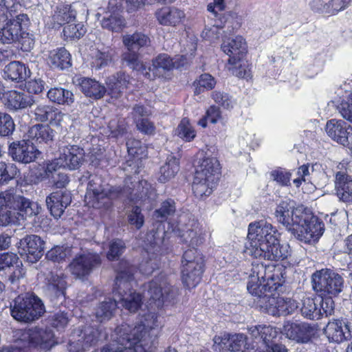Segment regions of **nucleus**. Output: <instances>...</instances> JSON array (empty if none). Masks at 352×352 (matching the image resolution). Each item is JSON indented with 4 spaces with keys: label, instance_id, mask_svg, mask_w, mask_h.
I'll return each instance as SVG.
<instances>
[{
    "label": "nucleus",
    "instance_id": "423d86ee",
    "mask_svg": "<svg viewBox=\"0 0 352 352\" xmlns=\"http://www.w3.org/2000/svg\"><path fill=\"white\" fill-rule=\"evenodd\" d=\"M135 267L126 261H121L117 269L115 287L113 289L117 303L131 313L136 312L142 304V296L131 289Z\"/></svg>",
    "mask_w": 352,
    "mask_h": 352
},
{
    "label": "nucleus",
    "instance_id": "7ed1b4c3",
    "mask_svg": "<svg viewBox=\"0 0 352 352\" xmlns=\"http://www.w3.org/2000/svg\"><path fill=\"white\" fill-rule=\"evenodd\" d=\"M276 232L272 224L266 221L250 223L248 234L250 254L255 258L269 261L286 258L289 254V246L288 244L279 243Z\"/></svg>",
    "mask_w": 352,
    "mask_h": 352
},
{
    "label": "nucleus",
    "instance_id": "a211bd4d",
    "mask_svg": "<svg viewBox=\"0 0 352 352\" xmlns=\"http://www.w3.org/2000/svg\"><path fill=\"white\" fill-rule=\"evenodd\" d=\"M8 153L16 162L28 164L39 155L38 149L28 140L13 142L9 146Z\"/></svg>",
    "mask_w": 352,
    "mask_h": 352
},
{
    "label": "nucleus",
    "instance_id": "473e14b6",
    "mask_svg": "<svg viewBox=\"0 0 352 352\" xmlns=\"http://www.w3.org/2000/svg\"><path fill=\"white\" fill-rule=\"evenodd\" d=\"M131 78L124 72H118L108 77L106 83L111 94L117 97L131 84Z\"/></svg>",
    "mask_w": 352,
    "mask_h": 352
},
{
    "label": "nucleus",
    "instance_id": "69168bd1",
    "mask_svg": "<svg viewBox=\"0 0 352 352\" xmlns=\"http://www.w3.org/2000/svg\"><path fill=\"white\" fill-rule=\"evenodd\" d=\"M338 110L341 116L352 123V93H351L346 101H342L338 106Z\"/></svg>",
    "mask_w": 352,
    "mask_h": 352
},
{
    "label": "nucleus",
    "instance_id": "a18cd8bd",
    "mask_svg": "<svg viewBox=\"0 0 352 352\" xmlns=\"http://www.w3.org/2000/svg\"><path fill=\"white\" fill-rule=\"evenodd\" d=\"M175 212V202L174 200L168 199L161 203L160 206L154 211L153 217L159 222H163L167 221Z\"/></svg>",
    "mask_w": 352,
    "mask_h": 352
},
{
    "label": "nucleus",
    "instance_id": "2f4dec72",
    "mask_svg": "<svg viewBox=\"0 0 352 352\" xmlns=\"http://www.w3.org/2000/svg\"><path fill=\"white\" fill-rule=\"evenodd\" d=\"M251 336L261 342L263 349L273 343V340L277 336V331L271 326L256 325L248 329Z\"/></svg>",
    "mask_w": 352,
    "mask_h": 352
},
{
    "label": "nucleus",
    "instance_id": "20e7f679",
    "mask_svg": "<svg viewBox=\"0 0 352 352\" xmlns=\"http://www.w3.org/2000/svg\"><path fill=\"white\" fill-rule=\"evenodd\" d=\"M130 179H127L125 181V187L122 189L120 187L110 186L109 188H104L102 184V180L97 176H92L87 185V192L86 194V199H90L91 206L94 208H108L111 203V200L118 198L122 196H130L132 198V195L137 197V198L142 199L146 197L148 193V184L146 180L139 181L133 184V182H131V184L133 187L129 186V182Z\"/></svg>",
    "mask_w": 352,
    "mask_h": 352
},
{
    "label": "nucleus",
    "instance_id": "bf43d9fd",
    "mask_svg": "<svg viewBox=\"0 0 352 352\" xmlns=\"http://www.w3.org/2000/svg\"><path fill=\"white\" fill-rule=\"evenodd\" d=\"M212 98L216 103L226 109L232 108L234 104V101L232 98L224 92L218 91H213L212 93Z\"/></svg>",
    "mask_w": 352,
    "mask_h": 352
},
{
    "label": "nucleus",
    "instance_id": "f257e3e1",
    "mask_svg": "<svg viewBox=\"0 0 352 352\" xmlns=\"http://www.w3.org/2000/svg\"><path fill=\"white\" fill-rule=\"evenodd\" d=\"M280 286V283L276 281L273 275L267 276L265 265L258 263L252 264L247 289L252 296L259 298V306L272 316L291 314L298 308L296 300L273 294Z\"/></svg>",
    "mask_w": 352,
    "mask_h": 352
},
{
    "label": "nucleus",
    "instance_id": "f3484780",
    "mask_svg": "<svg viewBox=\"0 0 352 352\" xmlns=\"http://www.w3.org/2000/svg\"><path fill=\"white\" fill-rule=\"evenodd\" d=\"M107 9L100 21L102 28L112 32H122L126 26V21L121 14V0H109Z\"/></svg>",
    "mask_w": 352,
    "mask_h": 352
},
{
    "label": "nucleus",
    "instance_id": "58836bf2",
    "mask_svg": "<svg viewBox=\"0 0 352 352\" xmlns=\"http://www.w3.org/2000/svg\"><path fill=\"white\" fill-rule=\"evenodd\" d=\"M208 179V177L195 175L192 190L197 197L204 198L212 193L217 181L210 182Z\"/></svg>",
    "mask_w": 352,
    "mask_h": 352
},
{
    "label": "nucleus",
    "instance_id": "c756f323",
    "mask_svg": "<svg viewBox=\"0 0 352 352\" xmlns=\"http://www.w3.org/2000/svg\"><path fill=\"white\" fill-rule=\"evenodd\" d=\"M28 140L36 144H48L52 142L54 131L48 125L37 124L30 127L26 133Z\"/></svg>",
    "mask_w": 352,
    "mask_h": 352
},
{
    "label": "nucleus",
    "instance_id": "338daca9",
    "mask_svg": "<svg viewBox=\"0 0 352 352\" xmlns=\"http://www.w3.org/2000/svg\"><path fill=\"white\" fill-rule=\"evenodd\" d=\"M158 265L157 256L153 254L152 256L148 258V260L142 262L140 265V270L145 275H150L156 268H158Z\"/></svg>",
    "mask_w": 352,
    "mask_h": 352
},
{
    "label": "nucleus",
    "instance_id": "b1692460",
    "mask_svg": "<svg viewBox=\"0 0 352 352\" xmlns=\"http://www.w3.org/2000/svg\"><path fill=\"white\" fill-rule=\"evenodd\" d=\"M84 156L83 148L76 145H68L62 148L59 157L64 168L76 170L82 165Z\"/></svg>",
    "mask_w": 352,
    "mask_h": 352
},
{
    "label": "nucleus",
    "instance_id": "6e6552de",
    "mask_svg": "<svg viewBox=\"0 0 352 352\" xmlns=\"http://www.w3.org/2000/svg\"><path fill=\"white\" fill-rule=\"evenodd\" d=\"M29 18L27 14H21L9 20L0 28V42L3 44H11L20 42L25 51L30 50L34 45L30 34L22 31V25H27Z\"/></svg>",
    "mask_w": 352,
    "mask_h": 352
},
{
    "label": "nucleus",
    "instance_id": "ea45409f",
    "mask_svg": "<svg viewBox=\"0 0 352 352\" xmlns=\"http://www.w3.org/2000/svg\"><path fill=\"white\" fill-rule=\"evenodd\" d=\"M179 170V160L175 156L170 155L166 162L160 167L158 180L166 183L173 179Z\"/></svg>",
    "mask_w": 352,
    "mask_h": 352
},
{
    "label": "nucleus",
    "instance_id": "f03ea898",
    "mask_svg": "<svg viewBox=\"0 0 352 352\" xmlns=\"http://www.w3.org/2000/svg\"><path fill=\"white\" fill-rule=\"evenodd\" d=\"M275 217L300 241L312 243L322 235L324 224L302 207L294 208V201L282 200L275 210Z\"/></svg>",
    "mask_w": 352,
    "mask_h": 352
},
{
    "label": "nucleus",
    "instance_id": "09e8293b",
    "mask_svg": "<svg viewBox=\"0 0 352 352\" xmlns=\"http://www.w3.org/2000/svg\"><path fill=\"white\" fill-rule=\"evenodd\" d=\"M175 135L186 142L192 140L196 134L187 118H183L175 131Z\"/></svg>",
    "mask_w": 352,
    "mask_h": 352
},
{
    "label": "nucleus",
    "instance_id": "c9c22d12",
    "mask_svg": "<svg viewBox=\"0 0 352 352\" xmlns=\"http://www.w3.org/2000/svg\"><path fill=\"white\" fill-rule=\"evenodd\" d=\"M48 63L53 68L65 69L72 65L71 55L64 47H60L50 52Z\"/></svg>",
    "mask_w": 352,
    "mask_h": 352
},
{
    "label": "nucleus",
    "instance_id": "79ce46f5",
    "mask_svg": "<svg viewBox=\"0 0 352 352\" xmlns=\"http://www.w3.org/2000/svg\"><path fill=\"white\" fill-rule=\"evenodd\" d=\"M118 307L117 299L107 298L100 302L96 309V317L98 321L109 320L113 316V312Z\"/></svg>",
    "mask_w": 352,
    "mask_h": 352
},
{
    "label": "nucleus",
    "instance_id": "f8f14e48",
    "mask_svg": "<svg viewBox=\"0 0 352 352\" xmlns=\"http://www.w3.org/2000/svg\"><path fill=\"white\" fill-rule=\"evenodd\" d=\"M100 263L101 259L98 254L89 250H81L76 254L69 265V270L76 278L83 279Z\"/></svg>",
    "mask_w": 352,
    "mask_h": 352
},
{
    "label": "nucleus",
    "instance_id": "ddd939ff",
    "mask_svg": "<svg viewBox=\"0 0 352 352\" xmlns=\"http://www.w3.org/2000/svg\"><path fill=\"white\" fill-rule=\"evenodd\" d=\"M186 243L192 247L197 246L204 241L202 230L199 223L190 219L187 214L181 215L177 224L173 228Z\"/></svg>",
    "mask_w": 352,
    "mask_h": 352
},
{
    "label": "nucleus",
    "instance_id": "a19ab883",
    "mask_svg": "<svg viewBox=\"0 0 352 352\" xmlns=\"http://www.w3.org/2000/svg\"><path fill=\"white\" fill-rule=\"evenodd\" d=\"M47 96L50 101L58 104L71 105L74 102V94L62 87L50 89Z\"/></svg>",
    "mask_w": 352,
    "mask_h": 352
},
{
    "label": "nucleus",
    "instance_id": "9b49d317",
    "mask_svg": "<svg viewBox=\"0 0 352 352\" xmlns=\"http://www.w3.org/2000/svg\"><path fill=\"white\" fill-rule=\"evenodd\" d=\"M314 289L321 295L336 296L344 287L342 277L330 269H322L312 275Z\"/></svg>",
    "mask_w": 352,
    "mask_h": 352
},
{
    "label": "nucleus",
    "instance_id": "6ab92c4d",
    "mask_svg": "<svg viewBox=\"0 0 352 352\" xmlns=\"http://www.w3.org/2000/svg\"><path fill=\"white\" fill-rule=\"evenodd\" d=\"M283 331L286 337L297 342L306 343L314 336V327L306 322H285Z\"/></svg>",
    "mask_w": 352,
    "mask_h": 352
},
{
    "label": "nucleus",
    "instance_id": "4be33fe9",
    "mask_svg": "<svg viewBox=\"0 0 352 352\" xmlns=\"http://www.w3.org/2000/svg\"><path fill=\"white\" fill-rule=\"evenodd\" d=\"M223 52L229 56L228 65H236L247 53V44L245 39L237 36L227 41H223L221 45Z\"/></svg>",
    "mask_w": 352,
    "mask_h": 352
},
{
    "label": "nucleus",
    "instance_id": "0e129e2a",
    "mask_svg": "<svg viewBox=\"0 0 352 352\" xmlns=\"http://www.w3.org/2000/svg\"><path fill=\"white\" fill-rule=\"evenodd\" d=\"M108 127L111 135L115 138L122 137L126 131L125 122L121 120L114 119L111 120Z\"/></svg>",
    "mask_w": 352,
    "mask_h": 352
},
{
    "label": "nucleus",
    "instance_id": "72a5a7b5",
    "mask_svg": "<svg viewBox=\"0 0 352 352\" xmlns=\"http://www.w3.org/2000/svg\"><path fill=\"white\" fill-rule=\"evenodd\" d=\"M157 21L163 25H176L184 18L183 11L175 8H163L155 13Z\"/></svg>",
    "mask_w": 352,
    "mask_h": 352
},
{
    "label": "nucleus",
    "instance_id": "7c9ffc66",
    "mask_svg": "<svg viewBox=\"0 0 352 352\" xmlns=\"http://www.w3.org/2000/svg\"><path fill=\"white\" fill-rule=\"evenodd\" d=\"M76 5L63 3L57 6L52 15L54 23L63 25L75 21L77 14Z\"/></svg>",
    "mask_w": 352,
    "mask_h": 352
},
{
    "label": "nucleus",
    "instance_id": "de8ad7c7",
    "mask_svg": "<svg viewBox=\"0 0 352 352\" xmlns=\"http://www.w3.org/2000/svg\"><path fill=\"white\" fill-rule=\"evenodd\" d=\"M19 257L12 252L0 254V276H6L18 262Z\"/></svg>",
    "mask_w": 352,
    "mask_h": 352
},
{
    "label": "nucleus",
    "instance_id": "a878e982",
    "mask_svg": "<svg viewBox=\"0 0 352 352\" xmlns=\"http://www.w3.org/2000/svg\"><path fill=\"white\" fill-rule=\"evenodd\" d=\"M4 103L10 111H19L31 107L34 100L30 96L16 90L3 93Z\"/></svg>",
    "mask_w": 352,
    "mask_h": 352
},
{
    "label": "nucleus",
    "instance_id": "4c0bfd02",
    "mask_svg": "<svg viewBox=\"0 0 352 352\" xmlns=\"http://www.w3.org/2000/svg\"><path fill=\"white\" fill-rule=\"evenodd\" d=\"M122 43L129 50H138L140 47L149 45V37L140 32L122 36Z\"/></svg>",
    "mask_w": 352,
    "mask_h": 352
},
{
    "label": "nucleus",
    "instance_id": "5fc2aeb1",
    "mask_svg": "<svg viewBox=\"0 0 352 352\" xmlns=\"http://www.w3.org/2000/svg\"><path fill=\"white\" fill-rule=\"evenodd\" d=\"M122 60L133 69L140 70L143 68V64L139 60L138 54L135 50H127L126 52L122 54Z\"/></svg>",
    "mask_w": 352,
    "mask_h": 352
},
{
    "label": "nucleus",
    "instance_id": "f704fd0d",
    "mask_svg": "<svg viewBox=\"0 0 352 352\" xmlns=\"http://www.w3.org/2000/svg\"><path fill=\"white\" fill-rule=\"evenodd\" d=\"M30 70L19 61H13L7 65L3 70V77L12 81L22 82L29 76Z\"/></svg>",
    "mask_w": 352,
    "mask_h": 352
},
{
    "label": "nucleus",
    "instance_id": "1a4fd4ad",
    "mask_svg": "<svg viewBox=\"0 0 352 352\" xmlns=\"http://www.w3.org/2000/svg\"><path fill=\"white\" fill-rule=\"evenodd\" d=\"M103 330L102 326H86L83 329H75L69 342V352L86 351L96 345L100 340H106L107 335L102 333Z\"/></svg>",
    "mask_w": 352,
    "mask_h": 352
},
{
    "label": "nucleus",
    "instance_id": "4468645a",
    "mask_svg": "<svg viewBox=\"0 0 352 352\" xmlns=\"http://www.w3.org/2000/svg\"><path fill=\"white\" fill-rule=\"evenodd\" d=\"M176 294L177 291L171 287L165 278L159 277L148 284L144 297L148 300L150 305L155 304L160 307L165 300L173 298Z\"/></svg>",
    "mask_w": 352,
    "mask_h": 352
},
{
    "label": "nucleus",
    "instance_id": "864d4df0",
    "mask_svg": "<svg viewBox=\"0 0 352 352\" xmlns=\"http://www.w3.org/2000/svg\"><path fill=\"white\" fill-rule=\"evenodd\" d=\"M214 349L218 352H231V335L223 333L215 336L213 338Z\"/></svg>",
    "mask_w": 352,
    "mask_h": 352
},
{
    "label": "nucleus",
    "instance_id": "680f3d73",
    "mask_svg": "<svg viewBox=\"0 0 352 352\" xmlns=\"http://www.w3.org/2000/svg\"><path fill=\"white\" fill-rule=\"evenodd\" d=\"M271 178L278 184L285 186L290 184L291 173L283 169L272 170L270 173Z\"/></svg>",
    "mask_w": 352,
    "mask_h": 352
},
{
    "label": "nucleus",
    "instance_id": "cd10ccee",
    "mask_svg": "<svg viewBox=\"0 0 352 352\" xmlns=\"http://www.w3.org/2000/svg\"><path fill=\"white\" fill-rule=\"evenodd\" d=\"M350 126L345 122L339 120H331L327 122L326 131L328 135L337 142L347 146Z\"/></svg>",
    "mask_w": 352,
    "mask_h": 352
},
{
    "label": "nucleus",
    "instance_id": "49530a36",
    "mask_svg": "<svg viewBox=\"0 0 352 352\" xmlns=\"http://www.w3.org/2000/svg\"><path fill=\"white\" fill-rule=\"evenodd\" d=\"M113 56V50L110 47L98 50L92 58L91 65L96 69H100L111 62Z\"/></svg>",
    "mask_w": 352,
    "mask_h": 352
},
{
    "label": "nucleus",
    "instance_id": "c85d7f7f",
    "mask_svg": "<svg viewBox=\"0 0 352 352\" xmlns=\"http://www.w3.org/2000/svg\"><path fill=\"white\" fill-rule=\"evenodd\" d=\"M74 82L87 97L99 99L103 97L106 92L105 87L94 79L78 77L74 79Z\"/></svg>",
    "mask_w": 352,
    "mask_h": 352
},
{
    "label": "nucleus",
    "instance_id": "e433bc0d",
    "mask_svg": "<svg viewBox=\"0 0 352 352\" xmlns=\"http://www.w3.org/2000/svg\"><path fill=\"white\" fill-rule=\"evenodd\" d=\"M46 280L47 290L50 295L54 297L64 295L67 283L63 274L50 272L47 276Z\"/></svg>",
    "mask_w": 352,
    "mask_h": 352
},
{
    "label": "nucleus",
    "instance_id": "0eeeda50",
    "mask_svg": "<svg viewBox=\"0 0 352 352\" xmlns=\"http://www.w3.org/2000/svg\"><path fill=\"white\" fill-rule=\"evenodd\" d=\"M12 316L16 320L30 322L39 318L45 312V307L37 296L26 294L15 298L10 307Z\"/></svg>",
    "mask_w": 352,
    "mask_h": 352
},
{
    "label": "nucleus",
    "instance_id": "3c124183",
    "mask_svg": "<svg viewBox=\"0 0 352 352\" xmlns=\"http://www.w3.org/2000/svg\"><path fill=\"white\" fill-rule=\"evenodd\" d=\"M215 84L216 81L211 75L209 74H201L193 83L195 94L198 95L205 90L212 89Z\"/></svg>",
    "mask_w": 352,
    "mask_h": 352
},
{
    "label": "nucleus",
    "instance_id": "13d9d810",
    "mask_svg": "<svg viewBox=\"0 0 352 352\" xmlns=\"http://www.w3.org/2000/svg\"><path fill=\"white\" fill-rule=\"evenodd\" d=\"M318 301V309L320 311L321 318L324 316H331L334 311V301L332 299V296L327 298H317Z\"/></svg>",
    "mask_w": 352,
    "mask_h": 352
},
{
    "label": "nucleus",
    "instance_id": "5701e85b",
    "mask_svg": "<svg viewBox=\"0 0 352 352\" xmlns=\"http://www.w3.org/2000/svg\"><path fill=\"white\" fill-rule=\"evenodd\" d=\"M72 201L71 193L67 190H58L51 193L46 198V204L52 215L59 218Z\"/></svg>",
    "mask_w": 352,
    "mask_h": 352
},
{
    "label": "nucleus",
    "instance_id": "bb28decb",
    "mask_svg": "<svg viewBox=\"0 0 352 352\" xmlns=\"http://www.w3.org/2000/svg\"><path fill=\"white\" fill-rule=\"evenodd\" d=\"M219 162L217 159L212 156H205L199 162L195 175L208 177L210 182L218 181L219 176Z\"/></svg>",
    "mask_w": 352,
    "mask_h": 352
},
{
    "label": "nucleus",
    "instance_id": "6e6d98bb",
    "mask_svg": "<svg viewBox=\"0 0 352 352\" xmlns=\"http://www.w3.org/2000/svg\"><path fill=\"white\" fill-rule=\"evenodd\" d=\"M14 130V123L12 117L5 112H0V136H8L12 134Z\"/></svg>",
    "mask_w": 352,
    "mask_h": 352
},
{
    "label": "nucleus",
    "instance_id": "e2e57ef3",
    "mask_svg": "<svg viewBox=\"0 0 352 352\" xmlns=\"http://www.w3.org/2000/svg\"><path fill=\"white\" fill-rule=\"evenodd\" d=\"M231 352H245L246 347V336L243 334L231 335Z\"/></svg>",
    "mask_w": 352,
    "mask_h": 352
},
{
    "label": "nucleus",
    "instance_id": "37998d69",
    "mask_svg": "<svg viewBox=\"0 0 352 352\" xmlns=\"http://www.w3.org/2000/svg\"><path fill=\"white\" fill-rule=\"evenodd\" d=\"M173 67L174 63L168 54H162L153 59L152 67L149 69L153 72L154 76L161 77Z\"/></svg>",
    "mask_w": 352,
    "mask_h": 352
},
{
    "label": "nucleus",
    "instance_id": "39448f33",
    "mask_svg": "<svg viewBox=\"0 0 352 352\" xmlns=\"http://www.w3.org/2000/svg\"><path fill=\"white\" fill-rule=\"evenodd\" d=\"M41 208L36 202L10 192L0 193V226H6L17 220L37 215Z\"/></svg>",
    "mask_w": 352,
    "mask_h": 352
},
{
    "label": "nucleus",
    "instance_id": "412c9836",
    "mask_svg": "<svg viewBox=\"0 0 352 352\" xmlns=\"http://www.w3.org/2000/svg\"><path fill=\"white\" fill-rule=\"evenodd\" d=\"M32 118L38 122H50L53 124H60L65 119L70 120L68 115L63 113L56 107L40 104L31 111Z\"/></svg>",
    "mask_w": 352,
    "mask_h": 352
},
{
    "label": "nucleus",
    "instance_id": "dca6fc26",
    "mask_svg": "<svg viewBox=\"0 0 352 352\" xmlns=\"http://www.w3.org/2000/svg\"><path fill=\"white\" fill-rule=\"evenodd\" d=\"M21 340L27 342L30 346L39 347L44 350L50 349L55 343L54 332L48 328L29 329L23 333Z\"/></svg>",
    "mask_w": 352,
    "mask_h": 352
},
{
    "label": "nucleus",
    "instance_id": "052dcab7",
    "mask_svg": "<svg viewBox=\"0 0 352 352\" xmlns=\"http://www.w3.org/2000/svg\"><path fill=\"white\" fill-rule=\"evenodd\" d=\"M16 174V168L13 164L0 162V183L8 182Z\"/></svg>",
    "mask_w": 352,
    "mask_h": 352
},
{
    "label": "nucleus",
    "instance_id": "603ef678",
    "mask_svg": "<svg viewBox=\"0 0 352 352\" xmlns=\"http://www.w3.org/2000/svg\"><path fill=\"white\" fill-rule=\"evenodd\" d=\"M72 249L69 247L56 246L47 252L46 257L54 262H60L70 256Z\"/></svg>",
    "mask_w": 352,
    "mask_h": 352
},
{
    "label": "nucleus",
    "instance_id": "9d476101",
    "mask_svg": "<svg viewBox=\"0 0 352 352\" xmlns=\"http://www.w3.org/2000/svg\"><path fill=\"white\" fill-rule=\"evenodd\" d=\"M193 248L184 252L182 260V277L188 288L195 287L201 281L204 272V260L197 250Z\"/></svg>",
    "mask_w": 352,
    "mask_h": 352
},
{
    "label": "nucleus",
    "instance_id": "8fccbe9b",
    "mask_svg": "<svg viewBox=\"0 0 352 352\" xmlns=\"http://www.w3.org/2000/svg\"><path fill=\"white\" fill-rule=\"evenodd\" d=\"M67 24L63 28V35L67 40L79 39L86 32V28L80 23Z\"/></svg>",
    "mask_w": 352,
    "mask_h": 352
},
{
    "label": "nucleus",
    "instance_id": "393cba45",
    "mask_svg": "<svg viewBox=\"0 0 352 352\" xmlns=\"http://www.w3.org/2000/svg\"><path fill=\"white\" fill-rule=\"evenodd\" d=\"M335 188L339 199L346 204H352V177L344 171H338L335 175Z\"/></svg>",
    "mask_w": 352,
    "mask_h": 352
},
{
    "label": "nucleus",
    "instance_id": "4d7b16f0",
    "mask_svg": "<svg viewBox=\"0 0 352 352\" xmlns=\"http://www.w3.org/2000/svg\"><path fill=\"white\" fill-rule=\"evenodd\" d=\"M125 250V244L120 239H115L109 244V251L107 254V258L109 261H113L118 258Z\"/></svg>",
    "mask_w": 352,
    "mask_h": 352
},
{
    "label": "nucleus",
    "instance_id": "c03bdc74",
    "mask_svg": "<svg viewBox=\"0 0 352 352\" xmlns=\"http://www.w3.org/2000/svg\"><path fill=\"white\" fill-rule=\"evenodd\" d=\"M318 301L317 298H303L300 308L302 316L310 320H319L321 318L320 311L318 309Z\"/></svg>",
    "mask_w": 352,
    "mask_h": 352
},
{
    "label": "nucleus",
    "instance_id": "aec40b11",
    "mask_svg": "<svg viewBox=\"0 0 352 352\" xmlns=\"http://www.w3.org/2000/svg\"><path fill=\"white\" fill-rule=\"evenodd\" d=\"M19 244V249L27 255L30 263H35L43 255L44 241L37 235H27L20 240Z\"/></svg>",
    "mask_w": 352,
    "mask_h": 352
},
{
    "label": "nucleus",
    "instance_id": "774afa93",
    "mask_svg": "<svg viewBox=\"0 0 352 352\" xmlns=\"http://www.w3.org/2000/svg\"><path fill=\"white\" fill-rule=\"evenodd\" d=\"M129 222L131 225L135 226L137 229H140L144 224V217L141 213V209L138 206L133 208L128 216Z\"/></svg>",
    "mask_w": 352,
    "mask_h": 352
},
{
    "label": "nucleus",
    "instance_id": "2eb2a0df",
    "mask_svg": "<svg viewBox=\"0 0 352 352\" xmlns=\"http://www.w3.org/2000/svg\"><path fill=\"white\" fill-rule=\"evenodd\" d=\"M323 333L330 342L341 343L352 338V321L331 319L323 329Z\"/></svg>",
    "mask_w": 352,
    "mask_h": 352
}]
</instances>
